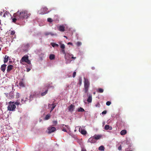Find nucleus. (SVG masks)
I'll return each instance as SVG.
<instances>
[{
  "mask_svg": "<svg viewBox=\"0 0 151 151\" xmlns=\"http://www.w3.org/2000/svg\"><path fill=\"white\" fill-rule=\"evenodd\" d=\"M17 16L16 17L18 19H24L27 18L30 14L26 11H21L19 12V11L16 12Z\"/></svg>",
  "mask_w": 151,
  "mask_h": 151,
  "instance_id": "f257e3e1",
  "label": "nucleus"
},
{
  "mask_svg": "<svg viewBox=\"0 0 151 151\" xmlns=\"http://www.w3.org/2000/svg\"><path fill=\"white\" fill-rule=\"evenodd\" d=\"M84 91L85 93H87L88 90L90 86V82L88 80L85 78H84Z\"/></svg>",
  "mask_w": 151,
  "mask_h": 151,
  "instance_id": "f03ea898",
  "label": "nucleus"
},
{
  "mask_svg": "<svg viewBox=\"0 0 151 151\" xmlns=\"http://www.w3.org/2000/svg\"><path fill=\"white\" fill-rule=\"evenodd\" d=\"M14 104V102L10 101L9 102V105L7 107L8 110L12 111H15L16 108V106Z\"/></svg>",
  "mask_w": 151,
  "mask_h": 151,
  "instance_id": "7ed1b4c3",
  "label": "nucleus"
},
{
  "mask_svg": "<svg viewBox=\"0 0 151 151\" xmlns=\"http://www.w3.org/2000/svg\"><path fill=\"white\" fill-rule=\"evenodd\" d=\"M21 62H26L29 64H31V62L28 59V56L27 55H24L22 57L20 62L21 63Z\"/></svg>",
  "mask_w": 151,
  "mask_h": 151,
  "instance_id": "20e7f679",
  "label": "nucleus"
},
{
  "mask_svg": "<svg viewBox=\"0 0 151 151\" xmlns=\"http://www.w3.org/2000/svg\"><path fill=\"white\" fill-rule=\"evenodd\" d=\"M73 55L68 53H67L65 55V58L66 60H69L70 58L75 60L76 58V57L73 56Z\"/></svg>",
  "mask_w": 151,
  "mask_h": 151,
  "instance_id": "39448f33",
  "label": "nucleus"
},
{
  "mask_svg": "<svg viewBox=\"0 0 151 151\" xmlns=\"http://www.w3.org/2000/svg\"><path fill=\"white\" fill-rule=\"evenodd\" d=\"M56 130V128L53 127H49L47 128V132L49 134H50L52 132H54Z\"/></svg>",
  "mask_w": 151,
  "mask_h": 151,
  "instance_id": "423d86ee",
  "label": "nucleus"
},
{
  "mask_svg": "<svg viewBox=\"0 0 151 151\" xmlns=\"http://www.w3.org/2000/svg\"><path fill=\"white\" fill-rule=\"evenodd\" d=\"M58 30L60 32H63L65 30V27L63 25H60L58 27Z\"/></svg>",
  "mask_w": 151,
  "mask_h": 151,
  "instance_id": "0eeeda50",
  "label": "nucleus"
},
{
  "mask_svg": "<svg viewBox=\"0 0 151 151\" xmlns=\"http://www.w3.org/2000/svg\"><path fill=\"white\" fill-rule=\"evenodd\" d=\"M88 142H90L91 143H94L96 142V140L94 138V136L90 137L88 140Z\"/></svg>",
  "mask_w": 151,
  "mask_h": 151,
  "instance_id": "6e6552de",
  "label": "nucleus"
},
{
  "mask_svg": "<svg viewBox=\"0 0 151 151\" xmlns=\"http://www.w3.org/2000/svg\"><path fill=\"white\" fill-rule=\"evenodd\" d=\"M14 67V66L12 65H9L7 67V71L8 73H9L13 69Z\"/></svg>",
  "mask_w": 151,
  "mask_h": 151,
  "instance_id": "1a4fd4ad",
  "label": "nucleus"
},
{
  "mask_svg": "<svg viewBox=\"0 0 151 151\" xmlns=\"http://www.w3.org/2000/svg\"><path fill=\"white\" fill-rule=\"evenodd\" d=\"M75 106L72 104L68 107V110L69 111L72 112L75 108Z\"/></svg>",
  "mask_w": 151,
  "mask_h": 151,
  "instance_id": "9d476101",
  "label": "nucleus"
},
{
  "mask_svg": "<svg viewBox=\"0 0 151 151\" xmlns=\"http://www.w3.org/2000/svg\"><path fill=\"white\" fill-rule=\"evenodd\" d=\"M79 131L83 135H85L87 133L86 131L84 129H83L81 128H79Z\"/></svg>",
  "mask_w": 151,
  "mask_h": 151,
  "instance_id": "9b49d317",
  "label": "nucleus"
},
{
  "mask_svg": "<svg viewBox=\"0 0 151 151\" xmlns=\"http://www.w3.org/2000/svg\"><path fill=\"white\" fill-rule=\"evenodd\" d=\"M6 66V65L5 64H4L1 65V70L3 72H4L5 71Z\"/></svg>",
  "mask_w": 151,
  "mask_h": 151,
  "instance_id": "f8f14e48",
  "label": "nucleus"
},
{
  "mask_svg": "<svg viewBox=\"0 0 151 151\" xmlns=\"http://www.w3.org/2000/svg\"><path fill=\"white\" fill-rule=\"evenodd\" d=\"M13 16L14 17V18L12 19V22H13L15 23V22H16L17 20L20 19H18L17 17H16L17 16V14L16 13L14 14Z\"/></svg>",
  "mask_w": 151,
  "mask_h": 151,
  "instance_id": "ddd939ff",
  "label": "nucleus"
},
{
  "mask_svg": "<svg viewBox=\"0 0 151 151\" xmlns=\"http://www.w3.org/2000/svg\"><path fill=\"white\" fill-rule=\"evenodd\" d=\"M104 129L105 130H111L112 129V128L111 126H109V125H106L105 126Z\"/></svg>",
  "mask_w": 151,
  "mask_h": 151,
  "instance_id": "4468645a",
  "label": "nucleus"
},
{
  "mask_svg": "<svg viewBox=\"0 0 151 151\" xmlns=\"http://www.w3.org/2000/svg\"><path fill=\"white\" fill-rule=\"evenodd\" d=\"M95 140H97L100 139L102 136L100 135H95L94 136Z\"/></svg>",
  "mask_w": 151,
  "mask_h": 151,
  "instance_id": "2eb2a0df",
  "label": "nucleus"
},
{
  "mask_svg": "<svg viewBox=\"0 0 151 151\" xmlns=\"http://www.w3.org/2000/svg\"><path fill=\"white\" fill-rule=\"evenodd\" d=\"M127 133V131L126 130H123L120 132V134L122 135H124L126 134Z\"/></svg>",
  "mask_w": 151,
  "mask_h": 151,
  "instance_id": "dca6fc26",
  "label": "nucleus"
},
{
  "mask_svg": "<svg viewBox=\"0 0 151 151\" xmlns=\"http://www.w3.org/2000/svg\"><path fill=\"white\" fill-rule=\"evenodd\" d=\"M92 100V96L89 95L87 99V101L89 103H91V102Z\"/></svg>",
  "mask_w": 151,
  "mask_h": 151,
  "instance_id": "f3484780",
  "label": "nucleus"
},
{
  "mask_svg": "<svg viewBox=\"0 0 151 151\" xmlns=\"http://www.w3.org/2000/svg\"><path fill=\"white\" fill-rule=\"evenodd\" d=\"M8 59L9 57L6 55L4 58V63H7L8 60Z\"/></svg>",
  "mask_w": 151,
  "mask_h": 151,
  "instance_id": "a211bd4d",
  "label": "nucleus"
},
{
  "mask_svg": "<svg viewBox=\"0 0 151 151\" xmlns=\"http://www.w3.org/2000/svg\"><path fill=\"white\" fill-rule=\"evenodd\" d=\"M45 35L47 36L49 35H50L51 36H54L55 35L51 32H47L45 33Z\"/></svg>",
  "mask_w": 151,
  "mask_h": 151,
  "instance_id": "6ab92c4d",
  "label": "nucleus"
},
{
  "mask_svg": "<svg viewBox=\"0 0 151 151\" xmlns=\"http://www.w3.org/2000/svg\"><path fill=\"white\" fill-rule=\"evenodd\" d=\"M9 14V13L7 11L5 12L3 15V17H8Z\"/></svg>",
  "mask_w": 151,
  "mask_h": 151,
  "instance_id": "aec40b11",
  "label": "nucleus"
},
{
  "mask_svg": "<svg viewBox=\"0 0 151 151\" xmlns=\"http://www.w3.org/2000/svg\"><path fill=\"white\" fill-rule=\"evenodd\" d=\"M55 58V56L54 54H51L49 56V58L51 60H52Z\"/></svg>",
  "mask_w": 151,
  "mask_h": 151,
  "instance_id": "412c9836",
  "label": "nucleus"
},
{
  "mask_svg": "<svg viewBox=\"0 0 151 151\" xmlns=\"http://www.w3.org/2000/svg\"><path fill=\"white\" fill-rule=\"evenodd\" d=\"M51 45L53 47H58L59 45L58 44H57L55 43L52 42L51 43Z\"/></svg>",
  "mask_w": 151,
  "mask_h": 151,
  "instance_id": "4be33fe9",
  "label": "nucleus"
},
{
  "mask_svg": "<svg viewBox=\"0 0 151 151\" xmlns=\"http://www.w3.org/2000/svg\"><path fill=\"white\" fill-rule=\"evenodd\" d=\"M105 148L103 146H101L99 147V150L101 151H104Z\"/></svg>",
  "mask_w": 151,
  "mask_h": 151,
  "instance_id": "5701e85b",
  "label": "nucleus"
},
{
  "mask_svg": "<svg viewBox=\"0 0 151 151\" xmlns=\"http://www.w3.org/2000/svg\"><path fill=\"white\" fill-rule=\"evenodd\" d=\"M77 111L78 112H82L85 111L84 109L81 107H80V108H79L78 109Z\"/></svg>",
  "mask_w": 151,
  "mask_h": 151,
  "instance_id": "b1692460",
  "label": "nucleus"
},
{
  "mask_svg": "<svg viewBox=\"0 0 151 151\" xmlns=\"http://www.w3.org/2000/svg\"><path fill=\"white\" fill-rule=\"evenodd\" d=\"M60 47L62 49H65V45L61 43H60Z\"/></svg>",
  "mask_w": 151,
  "mask_h": 151,
  "instance_id": "393cba45",
  "label": "nucleus"
},
{
  "mask_svg": "<svg viewBox=\"0 0 151 151\" xmlns=\"http://www.w3.org/2000/svg\"><path fill=\"white\" fill-rule=\"evenodd\" d=\"M50 116H51V115L50 114H47V115L45 117V120L48 119L50 118Z\"/></svg>",
  "mask_w": 151,
  "mask_h": 151,
  "instance_id": "a878e982",
  "label": "nucleus"
},
{
  "mask_svg": "<svg viewBox=\"0 0 151 151\" xmlns=\"http://www.w3.org/2000/svg\"><path fill=\"white\" fill-rule=\"evenodd\" d=\"M97 91L98 92L100 93H102L104 91V90L102 88H99L97 90Z\"/></svg>",
  "mask_w": 151,
  "mask_h": 151,
  "instance_id": "bb28decb",
  "label": "nucleus"
},
{
  "mask_svg": "<svg viewBox=\"0 0 151 151\" xmlns=\"http://www.w3.org/2000/svg\"><path fill=\"white\" fill-rule=\"evenodd\" d=\"M47 10H48V9L47 8L44 7L43 8V11H44V12L45 14H46V13H47V12H47Z\"/></svg>",
  "mask_w": 151,
  "mask_h": 151,
  "instance_id": "cd10ccee",
  "label": "nucleus"
},
{
  "mask_svg": "<svg viewBox=\"0 0 151 151\" xmlns=\"http://www.w3.org/2000/svg\"><path fill=\"white\" fill-rule=\"evenodd\" d=\"M19 86L22 87H24V84L23 81H21L19 82Z\"/></svg>",
  "mask_w": 151,
  "mask_h": 151,
  "instance_id": "c85d7f7f",
  "label": "nucleus"
},
{
  "mask_svg": "<svg viewBox=\"0 0 151 151\" xmlns=\"http://www.w3.org/2000/svg\"><path fill=\"white\" fill-rule=\"evenodd\" d=\"M52 105V107L51 108V111H52L53 109L55 108V107L56 105H55V104L54 103H53Z\"/></svg>",
  "mask_w": 151,
  "mask_h": 151,
  "instance_id": "c756f323",
  "label": "nucleus"
},
{
  "mask_svg": "<svg viewBox=\"0 0 151 151\" xmlns=\"http://www.w3.org/2000/svg\"><path fill=\"white\" fill-rule=\"evenodd\" d=\"M76 44L78 47H79L81 45L82 43L81 42H76Z\"/></svg>",
  "mask_w": 151,
  "mask_h": 151,
  "instance_id": "7c9ffc66",
  "label": "nucleus"
},
{
  "mask_svg": "<svg viewBox=\"0 0 151 151\" xmlns=\"http://www.w3.org/2000/svg\"><path fill=\"white\" fill-rule=\"evenodd\" d=\"M60 52H62L65 55L67 53L65 52V49H61L60 50Z\"/></svg>",
  "mask_w": 151,
  "mask_h": 151,
  "instance_id": "2f4dec72",
  "label": "nucleus"
},
{
  "mask_svg": "<svg viewBox=\"0 0 151 151\" xmlns=\"http://www.w3.org/2000/svg\"><path fill=\"white\" fill-rule=\"evenodd\" d=\"M48 90H46L45 92L42 93H41V95L42 96H45V94H46Z\"/></svg>",
  "mask_w": 151,
  "mask_h": 151,
  "instance_id": "473e14b6",
  "label": "nucleus"
},
{
  "mask_svg": "<svg viewBox=\"0 0 151 151\" xmlns=\"http://www.w3.org/2000/svg\"><path fill=\"white\" fill-rule=\"evenodd\" d=\"M82 82V79L81 77H80L79 78V84L81 85Z\"/></svg>",
  "mask_w": 151,
  "mask_h": 151,
  "instance_id": "72a5a7b5",
  "label": "nucleus"
},
{
  "mask_svg": "<svg viewBox=\"0 0 151 151\" xmlns=\"http://www.w3.org/2000/svg\"><path fill=\"white\" fill-rule=\"evenodd\" d=\"M47 21L49 22H52L53 20L51 18H49L47 19Z\"/></svg>",
  "mask_w": 151,
  "mask_h": 151,
  "instance_id": "f704fd0d",
  "label": "nucleus"
},
{
  "mask_svg": "<svg viewBox=\"0 0 151 151\" xmlns=\"http://www.w3.org/2000/svg\"><path fill=\"white\" fill-rule=\"evenodd\" d=\"M27 101L26 100H24L23 99H22L21 102L22 104H24V103H26V101Z\"/></svg>",
  "mask_w": 151,
  "mask_h": 151,
  "instance_id": "c9c22d12",
  "label": "nucleus"
},
{
  "mask_svg": "<svg viewBox=\"0 0 151 151\" xmlns=\"http://www.w3.org/2000/svg\"><path fill=\"white\" fill-rule=\"evenodd\" d=\"M111 104V102L110 101H107L106 103V105L107 106H109Z\"/></svg>",
  "mask_w": 151,
  "mask_h": 151,
  "instance_id": "e433bc0d",
  "label": "nucleus"
},
{
  "mask_svg": "<svg viewBox=\"0 0 151 151\" xmlns=\"http://www.w3.org/2000/svg\"><path fill=\"white\" fill-rule=\"evenodd\" d=\"M57 123V121H54L53 122V125L56 124Z\"/></svg>",
  "mask_w": 151,
  "mask_h": 151,
  "instance_id": "4c0bfd02",
  "label": "nucleus"
},
{
  "mask_svg": "<svg viewBox=\"0 0 151 151\" xmlns=\"http://www.w3.org/2000/svg\"><path fill=\"white\" fill-rule=\"evenodd\" d=\"M15 32L14 31H11L10 34L11 35H14L15 34Z\"/></svg>",
  "mask_w": 151,
  "mask_h": 151,
  "instance_id": "58836bf2",
  "label": "nucleus"
},
{
  "mask_svg": "<svg viewBox=\"0 0 151 151\" xmlns=\"http://www.w3.org/2000/svg\"><path fill=\"white\" fill-rule=\"evenodd\" d=\"M76 72H75V71L73 72V78L75 77L76 76Z\"/></svg>",
  "mask_w": 151,
  "mask_h": 151,
  "instance_id": "ea45409f",
  "label": "nucleus"
},
{
  "mask_svg": "<svg viewBox=\"0 0 151 151\" xmlns=\"http://www.w3.org/2000/svg\"><path fill=\"white\" fill-rule=\"evenodd\" d=\"M106 113L107 111L106 110H105L102 112V114H106Z\"/></svg>",
  "mask_w": 151,
  "mask_h": 151,
  "instance_id": "a19ab883",
  "label": "nucleus"
},
{
  "mask_svg": "<svg viewBox=\"0 0 151 151\" xmlns=\"http://www.w3.org/2000/svg\"><path fill=\"white\" fill-rule=\"evenodd\" d=\"M19 104V102H14V105H18Z\"/></svg>",
  "mask_w": 151,
  "mask_h": 151,
  "instance_id": "79ce46f5",
  "label": "nucleus"
},
{
  "mask_svg": "<svg viewBox=\"0 0 151 151\" xmlns=\"http://www.w3.org/2000/svg\"><path fill=\"white\" fill-rule=\"evenodd\" d=\"M118 149L119 150H122V147L121 145H120L119 146V147Z\"/></svg>",
  "mask_w": 151,
  "mask_h": 151,
  "instance_id": "37998d69",
  "label": "nucleus"
},
{
  "mask_svg": "<svg viewBox=\"0 0 151 151\" xmlns=\"http://www.w3.org/2000/svg\"><path fill=\"white\" fill-rule=\"evenodd\" d=\"M62 131H63L65 132H67V130L65 129L62 128Z\"/></svg>",
  "mask_w": 151,
  "mask_h": 151,
  "instance_id": "c03bdc74",
  "label": "nucleus"
},
{
  "mask_svg": "<svg viewBox=\"0 0 151 151\" xmlns=\"http://www.w3.org/2000/svg\"><path fill=\"white\" fill-rule=\"evenodd\" d=\"M81 151H86V150L85 149L83 148L82 149Z\"/></svg>",
  "mask_w": 151,
  "mask_h": 151,
  "instance_id": "a18cd8bd",
  "label": "nucleus"
},
{
  "mask_svg": "<svg viewBox=\"0 0 151 151\" xmlns=\"http://www.w3.org/2000/svg\"><path fill=\"white\" fill-rule=\"evenodd\" d=\"M10 96L11 97V98H13L14 97V96H13L12 95V94L10 93Z\"/></svg>",
  "mask_w": 151,
  "mask_h": 151,
  "instance_id": "49530a36",
  "label": "nucleus"
},
{
  "mask_svg": "<svg viewBox=\"0 0 151 151\" xmlns=\"http://www.w3.org/2000/svg\"><path fill=\"white\" fill-rule=\"evenodd\" d=\"M16 96H17L18 98H19V93H17Z\"/></svg>",
  "mask_w": 151,
  "mask_h": 151,
  "instance_id": "de8ad7c7",
  "label": "nucleus"
},
{
  "mask_svg": "<svg viewBox=\"0 0 151 151\" xmlns=\"http://www.w3.org/2000/svg\"><path fill=\"white\" fill-rule=\"evenodd\" d=\"M68 45H72V43L71 42H69L68 43Z\"/></svg>",
  "mask_w": 151,
  "mask_h": 151,
  "instance_id": "09e8293b",
  "label": "nucleus"
},
{
  "mask_svg": "<svg viewBox=\"0 0 151 151\" xmlns=\"http://www.w3.org/2000/svg\"><path fill=\"white\" fill-rule=\"evenodd\" d=\"M95 67H92V69L93 70H94L95 69Z\"/></svg>",
  "mask_w": 151,
  "mask_h": 151,
  "instance_id": "8fccbe9b",
  "label": "nucleus"
},
{
  "mask_svg": "<svg viewBox=\"0 0 151 151\" xmlns=\"http://www.w3.org/2000/svg\"><path fill=\"white\" fill-rule=\"evenodd\" d=\"M33 97V96H32V95H31L30 96V99L31 98V97Z\"/></svg>",
  "mask_w": 151,
  "mask_h": 151,
  "instance_id": "3c124183",
  "label": "nucleus"
},
{
  "mask_svg": "<svg viewBox=\"0 0 151 151\" xmlns=\"http://www.w3.org/2000/svg\"><path fill=\"white\" fill-rule=\"evenodd\" d=\"M64 37L66 38L67 39V37H66V36H64Z\"/></svg>",
  "mask_w": 151,
  "mask_h": 151,
  "instance_id": "603ef678",
  "label": "nucleus"
},
{
  "mask_svg": "<svg viewBox=\"0 0 151 151\" xmlns=\"http://www.w3.org/2000/svg\"><path fill=\"white\" fill-rule=\"evenodd\" d=\"M30 70V69H28V70H27V71H28H28H29Z\"/></svg>",
  "mask_w": 151,
  "mask_h": 151,
  "instance_id": "864d4df0",
  "label": "nucleus"
},
{
  "mask_svg": "<svg viewBox=\"0 0 151 151\" xmlns=\"http://www.w3.org/2000/svg\"><path fill=\"white\" fill-rule=\"evenodd\" d=\"M1 48L0 47V51H1Z\"/></svg>",
  "mask_w": 151,
  "mask_h": 151,
  "instance_id": "5fc2aeb1",
  "label": "nucleus"
},
{
  "mask_svg": "<svg viewBox=\"0 0 151 151\" xmlns=\"http://www.w3.org/2000/svg\"><path fill=\"white\" fill-rule=\"evenodd\" d=\"M27 99V97H26L25 98V99Z\"/></svg>",
  "mask_w": 151,
  "mask_h": 151,
  "instance_id": "6e6d98bb",
  "label": "nucleus"
},
{
  "mask_svg": "<svg viewBox=\"0 0 151 151\" xmlns=\"http://www.w3.org/2000/svg\"><path fill=\"white\" fill-rule=\"evenodd\" d=\"M95 92H94V93H93V94H95Z\"/></svg>",
  "mask_w": 151,
  "mask_h": 151,
  "instance_id": "4d7b16f0",
  "label": "nucleus"
}]
</instances>
